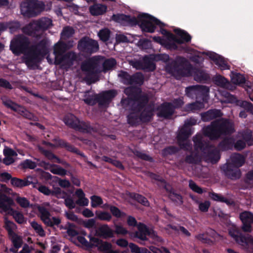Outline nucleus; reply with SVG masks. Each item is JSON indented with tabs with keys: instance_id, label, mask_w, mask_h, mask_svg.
I'll return each instance as SVG.
<instances>
[{
	"instance_id": "49530a36",
	"label": "nucleus",
	"mask_w": 253,
	"mask_h": 253,
	"mask_svg": "<svg viewBox=\"0 0 253 253\" xmlns=\"http://www.w3.org/2000/svg\"><path fill=\"white\" fill-rule=\"evenodd\" d=\"M131 197L144 206L149 207L150 205L149 202L147 199L142 195L133 193H132Z\"/></svg>"
},
{
	"instance_id": "f3484780",
	"label": "nucleus",
	"mask_w": 253,
	"mask_h": 253,
	"mask_svg": "<svg viewBox=\"0 0 253 253\" xmlns=\"http://www.w3.org/2000/svg\"><path fill=\"white\" fill-rule=\"evenodd\" d=\"M134 103L131 106L130 111L140 112L147 105L149 101V98L146 94L141 93L133 100Z\"/></svg>"
},
{
	"instance_id": "e433bc0d",
	"label": "nucleus",
	"mask_w": 253,
	"mask_h": 253,
	"mask_svg": "<svg viewBox=\"0 0 253 253\" xmlns=\"http://www.w3.org/2000/svg\"><path fill=\"white\" fill-rule=\"evenodd\" d=\"M231 163L229 164H233L236 168H239L245 163V157L239 153H235L231 157Z\"/></svg>"
},
{
	"instance_id": "338daca9",
	"label": "nucleus",
	"mask_w": 253,
	"mask_h": 253,
	"mask_svg": "<svg viewBox=\"0 0 253 253\" xmlns=\"http://www.w3.org/2000/svg\"><path fill=\"white\" fill-rule=\"evenodd\" d=\"M179 149L174 146H170L165 148L163 150V154L164 155H173L177 153Z\"/></svg>"
},
{
	"instance_id": "4be33fe9",
	"label": "nucleus",
	"mask_w": 253,
	"mask_h": 253,
	"mask_svg": "<svg viewBox=\"0 0 253 253\" xmlns=\"http://www.w3.org/2000/svg\"><path fill=\"white\" fill-rule=\"evenodd\" d=\"M154 108L150 105H147L139 113L142 123H149L154 116Z\"/></svg>"
},
{
	"instance_id": "ea45409f",
	"label": "nucleus",
	"mask_w": 253,
	"mask_h": 253,
	"mask_svg": "<svg viewBox=\"0 0 253 253\" xmlns=\"http://www.w3.org/2000/svg\"><path fill=\"white\" fill-rule=\"evenodd\" d=\"M28 178L23 179L17 177L11 178V184L14 187L18 188H22L30 185L32 182L28 180Z\"/></svg>"
},
{
	"instance_id": "e2e57ef3",
	"label": "nucleus",
	"mask_w": 253,
	"mask_h": 253,
	"mask_svg": "<svg viewBox=\"0 0 253 253\" xmlns=\"http://www.w3.org/2000/svg\"><path fill=\"white\" fill-rule=\"evenodd\" d=\"M90 200L91 206L93 208H96L103 204L102 198L98 196L93 195L91 196Z\"/></svg>"
},
{
	"instance_id": "9b49d317",
	"label": "nucleus",
	"mask_w": 253,
	"mask_h": 253,
	"mask_svg": "<svg viewBox=\"0 0 253 253\" xmlns=\"http://www.w3.org/2000/svg\"><path fill=\"white\" fill-rule=\"evenodd\" d=\"M81 69L86 72L84 80L88 84L94 83L97 80V75L99 73L97 69V64L93 61H88L83 63Z\"/></svg>"
},
{
	"instance_id": "f8f14e48",
	"label": "nucleus",
	"mask_w": 253,
	"mask_h": 253,
	"mask_svg": "<svg viewBox=\"0 0 253 253\" xmlns=\"http://www.w3.org/2000/svg\"><path fill=\"white\" fill-rule=\"evenodd\" d=\"M3 227L7 231L8 237L14 248H20L23 244L22 238L13 231V230L17 228V225L13 221L5 219Z\"/></svg>"
},
{
	"instance_id": "cd10ccee",
	"label": "nucleus",
	"mask_w": 253,
	"mask_h": 253,
	"mask_svg": "<svg viewBox=\"0 0 253 253\" xmlns=\"http://www.w3.org/2000/svg\"><path fill=\"white\" fill-rule=\"evenodd\" d=\"M213 81L217 85L225 89H232V84L224 77L221 75H216L213 78Z\"/></svg>"
},
{
	"instance_id": "dca6fc26",
	"label": "nucleus",
	"mask_w": 253,
	"mask_h": 253,
	"mask_svg": "<svg viewBox=\"0 0 253 253\" xmlns=\"http://www.w3.org/2000/svg\"><path fill=\"white\" fill-rule=\"evenodd\" d=\"M157 116L165 119H169L174 113V108L171 103L165 102L159 106L158 108Z\"/></svg>"
},
{
	"instance_id": "864d4df0",
	"label": "nucleus",
	"mask_w": 253,
	"mask_h": 253,
	"mask_svg": "<svg viewBox=\"0 0 253 253\" xmlns=\"http://www.w3.org/2000/svg\"><path fill=\"white\" fill-rule=\"evenodd\" d=\"M110 35L111 32L107 28H104L100 30L98 33L99 39L103 42H106L109 40Z\"/></svg>"
},
{
	"instance_id": "58836bf2",
	"label": "nucleus",
	"mask_w": 253,
	"mask_h": 253,
	"mask_svg": "<svg viewBox=\"0 0 253 253\" xmlns=\"http://www.w3.org/2000/svg\"><path fill=\"white\" fill-rule=\"evenodd\" d=\"M143 70L152 72L156 69V65L151 58L145 56L142 59Z\"/></svg>"
},
{
	"instance_id": "de8ad7c7",
	"label": "nucleus",
	"mask_w": 253,
	"mask_h": 253,
	"mask_svg": "<svg viewBox=\"0 0 253 253\" xmlns=\"http://www.w3.org/2000/svg\"><path fill=\"white\" fill-rule=\"evenodd\" d=\"M96 218L102 221H110L112 218L111 213L105 211H97L95 212Z\"/></svg>"
},
{
	"instance_id": "a211bd4d",
	"label": "nucleus",
	"mask_w": 253,
	"mask_h": 253,
	"mask_svg": "<svg viewBox=\"0 0 253 253\" xmlns=\"http://www.w3.org/2000/svg\"><path fill=\"white\" fill-rule=\"evenodd\" d=\"M53 141L58 147L65 148L69 152L76 154L83 158H86V156L84 153L81 152L77 148L66 142L64 139L59 138H55L53 139Z\"/></svg>"
},
{
	"instance_id": "bb28decb",
	"label": "nucleus",
	"mask_w": 253,
	"mask_h": 253,
	"mask_svg": "<svg viewBox=\"0 0 253 253\" xmlns=\"http://www.w3.org/2000/svg\"><path fill=\"white\" fill-rule=\"evenodd\" d=\"M208 102H204L201 99H196L195 102L188 103L185 106V110L187 112H196L205 107V104Z\"/></svg>"
},
{
	"instance_id": "c03bdc74",
	"label": "nucleus",
	"mask_w": 253,
	"mask_h": 253,
	"mask_svg": "<svg viewBox=\"0 0 253 253\" xmlns=\"http://www.w3.org/2000/svg\"><path fill=\"white\" fill-rule=\"evenodd\" d=\"M231 80L233 84L238 85L243 84L246 81L244 75L239 73L232 72Z\"/></svg>"
},
{
	"instance_id": "72a5a7b5",
	"label": "nucleus",
	"mask_w": 253,
	"mask_h": 253,
	"mask_svg": "<svg viewBox=\"0 0 253 253\" xmlns=\"http://www.w3.org/2000/svg\"><path fill=\"white\" fill-rule=\"evenodd\" d=\"M39 211L41 214V219L47 226L53 227L52 220L49 218L50 213L49 211L43 207L39 208Z\"/></svg>"
},
{
	"instance_id": "680f3d73",
	"label": "nucleus",
	"mask_w": 253,
	"mask_h": 253,
	"mask_svg": "<svg viewBox=\"0 0 253 253\" xmlns=\"http://www.w3.org/2000/svg\"><path fill=\"white\" fill-rule=\"evenodd\" d=\"M133 154L135 156L141 160L150 162L153 161V158L151 156L139 151L135 150L133 152Z\"/></svg>"
},
{
	"instance_id": "f257e3e1",
	"label": "nucleus",
	"mask_w": 253,
	"mask_h": 253,
	"mask_svg": "<svg viewBox=\"0 0 253 253\" xmlns=\"http://www.w3.org/2000/svg\"><path fill=\"white\" fill-rule=\"evenodd\" d=\"M111 19L123 26L138 25L143 33H153L155 31L156 26L161 28L164 26L160 20L148 13L140 14L137 18L124 14H114Z\"/></svg>"
},
{
	"instance_id": "7ed1b4c3",
	"label": "nucleus",
	"mask_w": 253,
	"mask_h": 253,
	"mask_svg": "<svg viewBox=\"0 0 253 253\" xmlns=\"http://www.w3.org/2000/svg\"><path fill=\"white\" fill-rule=\"evenodd\" d=\"M234 131L232 124L227 120L214 121L203 128V134L211 140H217L221 135H230Z\"/></svg>"
},
{
	"instance_id": "4d7b16f0",
	"label": "nucleus",
	"mask_w": 253,
	"mask_h": 253,
	"mask_svg": "<svg viewBox=\"0 0 253 253\" xmlns=\"http://www.w3.org/2000/svg\"><path fill=\"white\" fill-rule=\"evenodd\" d=\"M31 226L41 237H44L45 235V232L41 225L38 224L36 221L31 222Z\"/></svg>"
},
{
	"instance_id": "aec40b11",
	"label": "nucleus",
	"mask_w": 253,
	"mask_h": 253,
	"mask_svg": "<svg viewBox=\"0 0 253 253\" xmlns=\"http://www.w3.org/2000/svg\"><path fill=\"white\" fill-rule=\"evenodd\" d=\"M117 95V91L114 89L105 91L98 94L99 106L108 105L113 98Z\"/></svg>"
},
{
	"instance_id": "a18cd8bd",
	"label": "nucleus",
	"mask_w": 253,
	"mask_h": 253,
	"mask_svg": "<svg viewBox=\"0 0 253 253\" xmlns=\"http://www.w3.org/2000/svg\"><path fill=\"white\" fill-rule=\"evenodd\" d=\"M83 100L86 104L89 106H94L97 103L99 105V97L97 94L88 95Z\"/></svg>"
},
{
	"instance_id": "774afa93",
	"label": "nucleus",
	"mask_w": 253,
	"mask_h": 253,
	"mask_svg": "<svg viewBox=\"0 0 253 253\" xmlns=\"http://www.w3.org/2000/svg\"><path fill=\"white\" fill-rule=\"evenodd\" d=\"M189 187L192 191L197 193L201 194L204 192L202 188L192 180H189Z\"/></svg>"
},
{
	"instance_id": "f704fd0d",
	"label": "nucleus",
	"mask_w": 253,
	"mask_h": 253,
	"mask_svg": "<svg viewBox=\"0 0 253 253\" xmlns=\"http://www.w3.org/2000/svg\"><path fill=\"white\" fill-rule=\"evenodd\" d=\"M140 112L131 111L130 113L127 116L128 124L131 126H136L139 125L140 123L141 122L139 114Z\"/></svg>"
},
{
	"instance_id": "8fccbe9b",
	"label": "nucleus",
	"mask_w": 253,
	"mask_h": 253,
	"mask_svg": "<svg viewBox=\"0 0 253 253\" xmlns=\"http://www.w3.org/2000/svg\"><path fill=\"white\" fill-rule=\"evenodd\" d=\"M117 64L116 59L113 58L106 59L103 63V70L104 72L112 69Z\"/></svg>"
},
{
	"instance_id": "6e6d98bb",
	"label": "nucleus",
	"mask_w": 253,
	"mask_h": 253,
	"mask_svg": "<svg viewBox=\"0 0 253 253\" xmlns=\"http://www.w3.org/2000/svg\"><path fill=\"white\" fill-rule=\"evenodd\" d=\"M42 153L48 160L51 161L55 160V162L58 164H63L60 159L57 157L51 151L47 150H43Z\"/></svg>"
},
{
	"instance_id": "9d476101",
	"label": "nucleus",
	"mask_w": 253,
	"mask_h": 253,
	"mask_svg": "<svg viewBox=\"0 0 253 253\" xmlns=\"http://www.w3.org/2000/svg\"><path fill=\"white\" fill-rule=\"evenodd\" d=\"M78 48L81 52L91 54L99 50V44L96 41L85 36L79 41Z\"/></svg>"
},
{
	"instance_id": "c85d7f7f",
	"label": "nucleus",
	"mask_w": 253,
	"mask_h": 253,
	"mask_svg": "<svg viewBox=\"0 0 253 253\" xmlns=\"http://www.w3.org/2000/svg\"><path fill=\"white\" fill-rule=\"evenodd\" d=\"M174 32L177 36L178 40L181 41V43L178 44H181L191 42L192 37L186 31L177 28L174 30Z\"/></svg>"
},
{
	"instance_id": "69168bd1",
	"label": "nucleus",
	"mask_w": 253,
	"mask_h": 253,
	"mask_svg": "<svg viewBox=\"0 0 253 253\" xmlns=\"http://www.w3.org/2000/svg\"><path fill=\"white\" fill-rule=\"evenodd\" d=\"M242 139L244 140L245 143L249 146L253 145V136L252 132H245L243 133Z\"/></svg>"
},
{
	"instance_id": "c756f323",
	"label": "nucleus",
	"mask_w": 253,
	"mask_h": 253,
	"mask_svg": "<svg viewBox=\"0 0 253 253\" xmlns=\"http://www.w3.org/2000/svg\"><path fill=\"white\" fill-rule=\"evenodd\" d=\"M193 133L192 128H189L188 126L184 125L177 134L178 141H184L186 140Z\"/></svg>"
},
{
	"instance_id": "393cba45",
	"label": "nucleus",
	"mask_w": 253,
	"mask_h": 253,
	"mask_svg": "<svg viewBox=\"0 0 253 253\" xmlns=\"http://www.w3.org/2000/svg\"><path fill=\"white\" fill-rule=\"evenodd\" d=\"M76 130L83 133H90L97 132V128L91 126L90 123L88 122H81L80 121Z\"/></svg>"
},
{
	"instance_id": "052dcab7",
	"label": "nucleus",
	"mask_w": 253,
	"mask_h": 253,
	"mask_svg": "<svg viewBox=\"0 0 253 253\" xmlns=\"http://www.w3.org/2000/svg\"><path fill=\"white\" fill-rule=\"evenodd\" d=\"M66 192L62 191L60 188L58 187H54V190H51L50 196H54L55 197L60 199L64 198V195H66Z\"/></svg>"
},
{
	"instance_id": "ddd939ff",
	"label": "nucleus",
	"mask_w": 253,
	"mask_h": 253,
	"mask_svg": "<svg viewBox=\"0 0 253 253\" xmlns=\"http://www.w3.org/2000/svg\"><path fill=\"white\" fill-rule=\"evenodd\" d=\"M76 58V54L74 52L69 51L58 57L57 56L54 63L56 65H60L62 69H67L73 65Z\"/></svg>"
},
{
	"instance_id": "412c9836",
	"label": "nucleus",
	"mask_w": 253,
	"mask_h": 253,
	"mask_svg": "<svg viewBox=\"0 0 253 253\" xmlns=\"http://www.w3.org/2000/svg\"><path fill=\"white\" fill-rule=\"evenodd\" d=\"M96 233L98 236L105 239L114 237V231L106 224L99 226L96 229Z\"/></svg>"
},
{
	"instance_id": "a878e982",
	"label": "nucleus",
	"mask_w": 253,
	"mask_h": 253,
	"mask_svg": "<svg viewBox=\"0 0 253 253\" xmlns=\"http://www.w3.org/2000/svg\"><path fill=\"white\" fill-rule=\"evenodd\" d=\"M107 9L106 5L102 4L94 3L89 7V12L92 16H98L104 14Z\"/></svg>"
},
{
	"instance_id": "0eeeda50",
	"label": "nucleus",
	"mask_w": 253,
	"mask_h": 253,
	"mask_svg": "<svg viewBox=\"0 0 253 253\" xmlns=\"http://www.w3.org/2000/svg\"><path fill=\"white\" fill-rule=\"evenodd\" d=\"M44 2L37 0H29L20 4L21 14L29 17L37 16L44 10Z\"/></svg>"
},
{
	"instance_id": "5fc2aeb1",
	"label": "nucleus",
	"mask_w": 253,
	"mask_h": 253,
	"mask_svg": "<svg viewBox=\"0 0 253 253\" xmlns=\"http://www.w3.org/2000/svg\"><path fill=\"white\" fill-rule=\"evenodd\" d=\"M110 211L113 216L118 218L125 217L126 215L125 212L122 211L115 206L110 207Z\"/></svg>"
},
{
	"instance_id": "79ce46f5",
	"label": "nucleus",
	"mask_w": 253,
	"mask_h": 253,
	"mask_svg": "<svg viewBox=\"0 0 253 253\" xmlns=\"http://www.w3.org/2000/svg\"><path fill=\"white\" fill-rule=\"evenodd\" d=\"M124 92L131 100H133L141 93V91L135 87H128L125 89Z\"/></svg>"
},
{
	"instance_id": "473e14b6",
	"label": "nucleus",
	"mask_w": 253,
	"mask_h": 253,
	"mask_svg": "<svg viewBox=\"0 0 253 253\" xmlns=\"http://www.w3.org/2000/svg\"><path fill=\"white\" fill-rule=\"evenodd\" d=\"M194 80L197 82L206 83L210 80V76L206 72L197 69L194 73Z\"/></svg>"
},
{
	"instance_id": "13d9d810",
	"label": "nucleus",
	"mask_w": 253,
	"mask_h": 253,
	"mask_svg": "<svg viewBox=\"0 0 253 253\" xmlns=\"http://www.w3.org/2000/svg\"><path fill=\"white\" fill-rule=\"evenodd\" d=\"M119 77L122 80V82L125 84H129L131 82V75L127 72L121 71L119 74Z\"/></svg>"
},
{
	"instance_id": "7c9ffc66",
	"label": "nucleus",
	"mask_w": 253,
	"mask_h": 253,
	"mask_svg": "<svg viewBox=\"0 0 253 253\" xmlns=\"http://www.w3.org/2000/svg\"><path fill=\"white\" fill-rule=\"evenodd\" d=\"M194 145L196 149H200L204 152L210 146L208 143L203 141L202 137L200 134H196L193 138Z\"/></svg>"
},
{
	"instance_id": "3c124183",
	"label": "nucleus",
	"mask_w": 253,
	"mask_h": 253,
	"mask_svg": "<svg viewBox=\"0 0 253 253\" xmlns=\"http://www.w3.org/2000/svg\"><path fill=\"white\" fill-rule=\"evenodd\" d=\"M168 197L176 206H181L183 203L182 196L175 191L172 193L171 195H168Z\"/></svg>"
},
{
	"instance_id": "423d86ee",
	"label": "nucleus",
	"mask_w": 253,
	"mask_h": 253,
	"mask_svg": "<svg viewBox=\"0 0 253 253\" xmlns=\"http://www.w3.org/2000/svg\"><path fill=\"white\" fill-rule=\"evenodd\" d=\"M30 41L29 38L22 34L15 36L11 41L10 49L16 55H25L30 48ZM25 56V55H24Z\"/></svg>"
},
{
	"instance_id": "a19ab883",
	"label": "nucleus",
	"mask_w": 253,
	"mask_h": 253,
	"mask_svg": "<svg viewBox=\"0 0 253 253\" xmlns=\"http://www.w3.org/2000/svg\"><path fill=\"white\" fill-rule=\"evenodd\" d=\"M234 141L232 138H225L219 143L218 147L222 151H226L232 149Z\"/></svg>"
},
{
	"instance_id": "f03ea898",
	"label": "nucleus",
	"mask_w": 253,
	"mask_h": 253,
	"mask_svg": "<svg viewBox=\"0 0 253 253\" xmlns=\"http://www.w3.org/2000/svg\"><path fill=\"white\" fill-rule=\"evenodd\" d=\"M49 42L44 38L30 46L29 50L23 57V60L27 67L33 69L39 66L43 58L49 53Z\"/></svg>"
},
{
	"instance_id": "bf43d9fd",
	"label": "nucleus",
	"mask_w": 253,
	"mask_h": 253,
	"mask_svg": "<svg viewBox=\"0 0 253 253\" xmlns=\"http://www.w3.org/2000/svg\"><path fill=\"white\" fill-rule=\"evenodd\" d=\"M20 165L24 169H35L37 167L36 163L30 159L24 160L21 163Z\"/></svg>"
},
{
	"instance_id": "39448f33",
	"label": "nucleus",
	"mask_w": 253,
	"mask_h": 253,
	"mask_svg": "<svg viewBox=\"0 0 253 253\" xmlns=\"http://www.w3.org/2000/svg\"><path fill=\"white\" fill-rule=\"evenodd\" d=\"M14 204L13 199L5 194H0V209L3 211H9V214L12 216L15 221L18 224H23L26 221L23 213L14 210L11 206Z\"/></svg>"
},
{
	"instance_id": "4468645a",
	"label": "nucleus",
	"mask_w": 253,
	"mask_h": 253,
	"mask_svg": "<svg viewBox=\"0 0 253 253\" xmlns=\"http://www.w3.org/2000/svg\"><path fill=\"white\" fill-rule=\"evenodd\" d=\"M221 169L224 171L225 175L232 180H236L241 177L240 169L233 164L226 163L221 167Z\"/></svg>"
},
{
	"instance_id": "2eb2a0df",
	"label": "nucleus",
	"mask_w": 253,
	"mask_h": 253,
	"mask_svg": "<svg viewBox=\"0 0 253 253\" xmlns=\"http://www.w3.org/2000/svg\"><path fill=\"white\" fill-rule=\"evenodd\" d=\"M240 218L243 223L242 230L245 232H251V224L253 223V213L250 211H245L240 213Z\"/></svg>"
},
{
	"instance_id": "09e8293b",
	"label": "nucleus",
	"mask_w": 253,
	"mask_h": 253,
	"mask_svg": "<svg viewBox=\"0 0 253 253\" xmlns=\"http://www.w3.org/2000/svg\"><path fill=\"white\" fill-rule=\"evenodd\" d=\"M184 161L187 164H197L201 162V159L197 153H191L185 157Z\"/></svg>"
},
{
	"instance_id": "4c0bfd02",
	"label": "nucleus",
	"mask_w": 253,
	"mask_h": 253,
	"mask_svg": "<svg viewBox=\"0 0 253 253\" xmlns=\"http://www.w3.org/2000/svg\"><path fill=\"white\" fill-rule=\"evenodd\" d=\"M209 196L213 201L224 203L228 206H231L234 204V202L232 200L226 198L220 194L215 192H212L210 193Z\"/></svg>"
},
{
	"instance_id": "6e6552de",
	"label": "nucleus",
	"mask_w": 253,
	"mask_h": 253,
	"mask_svg": "<svg viewBox=\"0 0 253 253\" xmlns=\"http://www.w3.org/2000/svg\"><path fill=\"white\" fill-rule=\"evenodd\" d=\"M228 233L236 243L244 249H248L250 245L253 246V237L243 234L236 225L233 224L228 228Z\"/></svg>"
},
{
	"instance_id": "6ab92c4d",
	"label": "nucleus",
	"mask_w": 253,
	"mask_h": 253,
	"mask_svg": "<svg viewBox=\"0 0 253 253\" xmlns=\"http://www.w3.org/2000/svg\"><path fill=\"white\" fill-rule=\"evenodd\" d=\"M204 153L206 161L212 164L217 163L220 159L219 151L215 148H211V146H210Z\"/></svg>"
},
{
	"instance_id": "b1692460",
	"label": "nucleus",
	"mask_w": 253,
	"mask_h": 253,
	"mask_svg": "<svg viewBox=\"0 0 253 253\" xmlns=\"http://www.w3.org/2000/svg\"><path fill=\"white\" fill-rule=\"evenodd\" d=\"M222 116L220 110L213 109L201 114V118L204 122H209Z\"/></svg>"
},
{
	"instance_id": "5701e85b",
	"label": "nucleus",
	"mask_w": 253,
	"mask_h": 253,
	"mask_svg": "<svg viewBox=\"0 0 253 253\" xmlns=\"http://www.w3.org/2000/svg\"><path fill=\"white\" fill-rule=\"evenodd\" d=\"M209 57L221 70H224L230 69V66L221 56L214 52H212L210 53Z\"/></svg>"
},
{
	"instance_id": "2f4dec72",
	"label": "nucleus",
	"mask_w": 253,
	"mask_h": 253,
	"mask_svg": "<svg viewBox=\"0 0 253 253\" xmlns=\"http://www.w3.org/2000/svg\"><path fill=\"white\" fill-rule=\"evenodd\" d=\"M80 120L72 114L66 115L63 119V122L66 126L76 130Z\"/></svg>"
},
{
	"instance_id": "0e129e2a",
	"label": "nucleus",
	"mask_w": 253,
	"mask_h": 253,
	"mask_svg": "<svg viewBox=\"0 0 253 253\" xmlns=\"http://www.w3.org/2000/svg\"><path fill=\"white\" fill-rule=\"evenodd\" d=\"M196 202L199 204V210L202 212H207L211 206V202L209 201H205L202 202L197 200Z\"/></svg>"
},
{
	"instance_id": "c9c22d12",
	"label": "nucleus",
	"mask_w": 253,
	"mask_h": 253,
	"mask_svg": "<svg viewBox=\"0 0 253 253\" xmlns=\"http://www.w3.org/2000/svg\"><path fill=\"white\" fill-rule=\"evenodd\" d=\"M67 45L63 42H58L54 46L53 53L55 55V59L58 56L59 57L66 52L67 50Z\"/></svg>"
},
{
	"instance_id": "20e7f679",
	"label": "nucleus",
	"mask_w": 253,
	"mask_h": 253,
	"mask_svg": "<svg viewBox=\"0 0 253 253\" xmlns=\"http://www.w3.org/2000/svg\"><path fill=\"white\" fill-rule=\"evenodd\" d=\"M52 20L47 17L33 20L22 28L23 33L29 36L38 38L40 31H44L52 26Z\"/></svg>"
},
{
	"instance_id": "37998d69",
	"label": "nucleus",
	"mask_w": 253,
	"mask_h": 253,
	"mask_svg": "<svg viewBox=\"0 0 253 253\" xmlns=\"http://www.w3.org/2000/svg\"><path fill=\"white\" fill-rule=\"evenodd\" d=\"M144 81L143 75L140 72H137L131 75V82L129 84H136L141 85L143 84Z\"/></svg>"
},
{
	"instance_id": "603ef678",
	"label": "nucleus",
	"mask_w": 253,
	"mask_h": 253,
	"mask_svg": "<svg viewBox=\"0 0 253 253\" xmlns=\"http://www.w3.org/2000/svg\"><path fill=\"white\" fill-rule=\"evenodd\" d=\"M75 34L74 29L70 26H66L64 27L61 33V37L62 39L66 40L73 36Z\"/></svg>"
},
{
	"instance_id": "1a4fd4ad",
	"label": "nucleus",
	"mask_w": 253,
	"mask_h": 253,
	"mask_svg": "<svg viewBox=\"0 0 253 253\" xmlns=\"http://www.w3.org/2000/svg\"><path fill=\"white\" fill-rule=\"evenodd\" d=\"M209 92V88L203 85H191L185 88V94L188 97L201 99L204 102H208Z\"/></svg>"
}]
</instances>
